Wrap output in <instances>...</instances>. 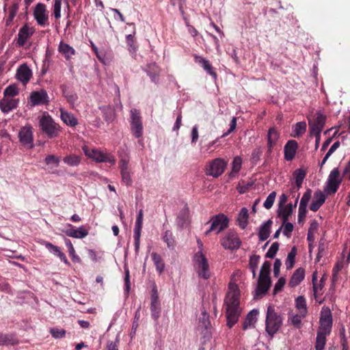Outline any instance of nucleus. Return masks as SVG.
Masks as SVG:
<instances>
[{"mask_svg":"<svg viewBox=\"0 0 350 350\" xmlns=\"http://www.w3.org/2000/svg\"><path fill=\"white\" fill-rule=\"evenodd\" d=\"M241 275L242 272L240 270H237L233 273L228 284V291L225 299L227 325L230 328L237 322L241 314V309L239 308L240 292L237 282L241 279Z\"/></svg>","mask_w":350,"mask_h":350,"instance_id":"obj_1","label":"nucleus"},{"mask_svg":"<svg viewBox=\"0 0 350 350\" xmlns=\"http://www.w3.org/2000/svg\"><path fill=\"white\" fill-rule=\"evenodd\" d=\"M82 150L88 158L97 163H107L111 165H114L116 163L115 156L106 149L102 150L84 145L82 146Z\"/></svg>","mask_w":350,"mask_h":350,"instance_id":"obj_2","label":"nucleus"},{"mask_svg":"<svg viewBox=\"0 0 350 350\" xmlns=\"http://www.w3.org/2000/svg\"><path fill=\"white\" fill-rule=\"evenodd\" d=\"M39 126L49 138L57 137L60 132V126L46 111L39 118Z\"/></svg>","mask_w":350,"mask_h":350,"instance_id":"obj_3","label":"nucleus"},{"mask_svg":"<svg viewBox=\"0 0 350 350\" xmlns=\"http://www.w3.org/2000/svg\"><path fill=\"white\" fill-rule=\"evenodd\" d=\"M269 267V263L266 262L261 267L258 286L254 295L255 298L265 295L269 288L271 284Z\"/></svg>","mask_w":350,"mask_h":350,"instance_id":"obj_4","label":"nucleus"},{"mask_svg":"<svg viewBox=\"0 0 350 350\" xmlns=\"http://www.w3.org/2000/svg\"><path fill=\"white\" fill-rule=\"evenodd\" d=\"M194 269L200 278L207 280L211 277L209 264L202 252H198L193 258Z\"/></svg>","mask_w":350,"mask_h":350,"instance_id":"obj_5","label":"nucleus"},{"mask_svg":"<svg viewBox=\"0 0 350 350\" xmlns=\"http://www.w3.org/2000/svg\"><path fill=\"white\" fill-rule=\"evenodd\" d=\"M282 324V318L278 314L273 307L269 306L266 317V331L269 335H274Z\"/></svg>","mask_w":350,"mask_h":350,"instance_id":"obj_6","label":"nucleus"},{"mask_svg":"<svg viewBox=\"0 0 350 350\" xmlns=\"http://www.w3.org/2000/svg\"><path fill=\"white\" fill-rule=\"evenodd\" d=\"M342 176H341L338 168L336 167L333 169L328 176L324 188L325 192L328 195L335 193L342 183Z\"/></svg>","mask_w":350,"mask_h":350,"instance_id":"obj_7","label":"nucleus"},{"mask_svg":"<svg viewBox=\"0 0 350 350\" xmlns=\"http://www.w3.org/2000/svg\"><path fill=\"white\" fill-rule=\"evenodd\" d=\"M308 119L310 135L321 134L325 126V116L318 111Z\"/></svg>","mask_w":350,"mask_h":350,"instance_id":"obj_8","label":"nucleus"},{"mask_svg":"<svg viewBox=\"0 0 350 350\" xmlns=\"http://www.w3.org/2000/svg\"><path fill=\"white\" fill-rule=\"evenodd\" d=\"M50 103L47 92L44 89L33 91L30 93L28 98V105L30 107L45 105Z\"/></svg>","mask_w":350,"mask_h":350,"instance_id":"obj_9","label":"nucleus"},{"mask_svg":"<svg viewBox=\"0 0 350 350\" xmlns=\"http://www.w3.org/2000/svg\"><path fill=\"white\" fill-rule=\"evenodd\" d=\"M227 165V162L223 159L217 158L209 162L206 168L207 175L217 178L221 176Z\"/></svg>","mask_w":350,"mask_h":350,"instance_id":"obj_10","label":"nucleus"},{"mask_svg":"<svg viewBox=\"0 0 350 350\" xmlns=\"http://www.w3.org/2000/svg\"><path fill=\"white\" fill-rule=\"evenodd\" d=\"M210 228L205 232L208 235L211 232H215L217 234L219 233L228 227V219L224 214H219L213 217L210 221Z\"/></svg>","mask_w":350,"mask_h":350,"instance_id":"obj_11","label":"nucleus"},{"mask_svg":"<svg viewBox=\"0 0 350 350\" xmlns=\"http://www.w3.org/2000/svg\"><path fill=\"white\" fill-rule=\"evenodd\" d=\"M332 326V317L330 310L328 308H323L321 311L320 318V326L318 334L329 335Z\"/></svg>","mask_w":350,"mask_h":350,"instance_id":"obj_12","label":"nucleus"},{"mask_svg":"<svg viewBox=\"0 0 350 350\" xmlns=\"http://www.w3.org/2000/svg\"><path fill=\"white\" fill-rule=\"evenodd\" d=\"M19 142L25 148L31 149L33 147V129L30 125L23 126L18 132Z\"/></svg>","mask_w":350,"mask_h":350,"instance_id":"obj_13","label":"nucleus"},{"mask_svg":"<svg viewBox=\"0 0 350 350\" xmlns=\"http://www.w3.org/2000/svg\"><path fill=\"white\" fill-rule=\"evenodd\" d=\"M131 129L135 137H140L143 134V126L139 113L135 109L131 110Z\"/></svg>","mask_w":350,"mask_h":350,"instance_id":"obj_14","label":"nucleus"},{"mask_svg":"<svg viewBox=\"0 0 350 350\" xmlns=\"http://www.w3.org/2000/svg\"><path fill=\"white\" fill-rule=\"evenodd\" d=\"M150 310L151 316L155 320L157 321L161 314V304L159 299V294L156 285H154L152 289V293L150 297Z\"/></svg>","mask_w":350,"mask_h":350,"instance_id":"obj_15","label":"nucleus"},{"mask_svg":"<svg viewBox=\"0 0 350 350\" xmlns=\"http://www.w3.org/2000/svg\"><path fill=\"white\" fill-rule=\"evenodd\" d=\"M33 16L39 25L45 27L47 25L49 16L44 4L39 3L36 5Z\"/></svg>","mask_w":350,"mask_h":350,"instance_id":"obj_16","label":"nucleus"},{"mask_svg":"<svg viewBox=\"0 0 350 350\" xmlns=\"http://www.w3.org/2000/svg\"><path fill=\"white\" fill-rule=\"evenodd\" d=\"M68 237L75 239H83L88 234V230L83 226L78 228H74L73 226L68 224L64 229L62 230Z\"/></svg>","mask_w":350,"mask_h":350,"instance_id":"obj_17","label":"nucleus"},{"mask_svg":"<svg viewBox=\"0 0 350 350\" xmlns=\"http://www.w3.org/2000/svg\"><path fill=\"white\" fill-rule=\"evenodd\" d=\"M211 329L209 316L206 312H203L201 314L197 329L204 338H208L211 336Z\"/></svg>","mask_w":350,"mask_h":350,"instance_id":"obj_18","label":"nucleus"},{"mask_svg":"<svg viewBox=\"0 0 350 350\" xmlns=\"http://www.w3.org/2000/svg\"><path fill=\"white\" fill-rule=\"evenodd\" d=\"M221 245L228 250H236L240 247L241 241L234 232H229L221 240Z\"/></svg>","mask_w":350,"mask_h":350,"instance_id":"obj_19","label":"nucleus"},{"mask_svg":"<svg viewBox=\"0 0 350 350\" xmlns=\"http://www.w3.org/2000/svg\"><path fill=\"white\" fill-rule=\"evenodd\" d=\"M143 217L144 212L142 209H140L138 212L137 219L135 221V228H134V242H135V250L137 251L139 248V242H140V236H141V230L143 225Z\"/></svg>","mask_w":350,"mask_h":350,"instance_id":"obj_20","label":"nucleus"},{"mask_svg":"<svg viewBox=\"0 0 350 350\" xmlns=\"http://www.w3.org/2000/svg\"><path fill=\"white\" fill-rule=\"evenodd\" d=\"M19 100L14 98H9L8 96H3L0 100V109L4 113H8L10 111L18 107Z\"/></svg>","mask_w":350,"mask_h":350,"instance_id":"obj_21","label":"nucleus"},{"mask_svg":"<svg viewBox=\"0 0 350 350\" xmlns=\"http://www.w3.org/2000/svg\"><path fill=\"white\" fill-rule=\"evenodd\" d=\"M34 29L27 25L23 26L18 31L17 45L23 46L27 40L33 34Z\"/></svg>","mask_w":350,"mask_h":350,"instance_id":"obj_22","label":"nucleus"},{"mask_svg":"<svg viewBox=\"0 0 350 350\" xmlns=\"http://www.w3.org/2000/svg\"><path fill=\"white\" fill-rule=\"evenodd\" d=\"M32 77V72L27 64H22L16 71V79L23 85H26Z\"/></svg>","mask_w":350,"mask_h":350,"instance_id":"obj_23","label":"nucleus"},{"mask_svg":"<svg viewBox=\"0 0 350 350\" xmlns=\"http://www.w3.org/2000/svg\"><path fill=\"white\" fill-rule=\"evenodd\" d=\"M298 148L297 142L295 140H288L284 147V159L292 161L297 152Z\"/></svg>","mask_w":350,"mask_h":350,"instance_id":"obj_24","label":"nucleus"},{"mask_svg":"<svg viewBox=\"0 0 350 350\" xmlns=\"http://www.w3.org/2000/svg\"><path fill=\"white\" fill-rule=\"evenodd\" d=\"M280 133L275 128H271L267 133V152L271 153L273 148L277 144Z\"/></svg>","mask_w":350,"mask_h":350,"instance_id":"obj_25","label":"nucleus"},{"mask_svg":"<svg viewBox=\"0 0 350 350\" xmlns=\"http://www.w3.org/2000/svg\"><path fill=\"white\" fill-rule=\"evenodd\" d=\"M326 197L325 194L321 191L315 192L313 200L310 206V209L312 211L316 212L325 202Z\"/></svg>","mask_w":350,"mask_h":350,"instance_id":"obj_26","label":"nucleus"},{"mask_svg":"<svg viewBox=\"0 0 350 350\" xmlns=\"http://www.w3.org/2000/svg\"><path fill=\"white\" fill-rule=\"evenodd\" d=\"M59 111L60 118L61 120L64 122V123L72 127H74L76 125H77L78 121L73 113L68 112L62 108H61Z\"/></svg>","mask_w":350,"mask_h":350,"instance_id":"obj_27","label":"nucleus"},{"mask_svg":"<svg viewBox=\"0 0 350 350\" xmlns=\"http://www.w3.org/2000/svg\"><path fill=\"white\" fill-rule=\"evenodd\" d=\"M42 244L47 248V250L52 254L55 256H57L62 261H63L66 264H68V261L65 256V254L61 252L60 248L53 244L43 241Z\"/></svg>","mask_w":350,"mask_h":350,"instance_id":"obj_28","label":"nucleus"},{"mask_svg":"<svg viewBox=\"0 0 350 350\" xmlns=\"http://www.w3.org/2000/svg\"><path fill=\"white\" fill-rule=\"evenodd\" d=\"M58 51L64 56L66 60L70 59L75 55V50L62 41L59 44Z\"/></svg>","mask_w":350,"mask_h":350,"instance_id":"obj_29","label":"nucleus"},{"mask_svg":"<svg viewBox=\"0 0 350 350\" xmlns=\"http://www.w3.org/2000/svg\"><path fill=\"white\" fill-rule=\"evenodd\" d=\"M307 314L298 312L295 313L293 312L288 313V321L292 325L297 328H300L301 327V321L304 318L306 317Z\"/></svg>","mask_w":350,"mask_h":350,"instance_id":"obj_30","label":"nucleus"},{"mask_svg":"<svg viewBox=\"0 0 350 350\" xmlns=\"http://www.w3.org/2000/svg\"><path fill=\"white\" fill-rule=\"evenodd\" d=\"M195 62L200 64L204 70L206 71L210 75H211L214 79L217 78L216 73L213 71L212 66L207 59L200 56L196 55Z\"/></svg>","mask_w":350,"mask_h":350,"instance_id":"obj_31","label":"nucleus"},{"mask_svg":"<svg viewBox=\"0 0 350 350\" xmlns=\"http://www.w3.org/2000/svg\"><path fill=\"white\" fill-rule=\"evenodd\" d=\"M305 271L302 268H299L295 271L290 281L289 286L295 287L297 286L304 278Z\"/></svg>","mask_w":350,"mask_h":350,"instance_id":"obj_32","label":"nucleus"},{"mask_svg":"<svg viewBox=\"0 0 350 350\" xmlns=\"http://www.w3.org/2000/svg\"><path fill=\"white\" fill-rule=\"evenodd\" d=\"M258 314V311L257 310H251L246 317V319L243 323V329H247L253 327L256 322L257 316Z\"/></svg>","mask_w":350,"mask_h":350,"instance_id":"obj_33","label":"nucleus"},{"mask_svg":"<svg viewBox=\"0 0 350 350\" xmlns=\"http://www.w3.org/2000/svg\"><path fill=\"white\" fill-rule=\"evenodd\" d=\"M271 224L272 221L268 220L260 227L258 236L260 241H264L269 238Z\"/></svg>","mask_w":350,"mask_h":350,"instance_id":"obj_34","label":"nucleus"},{"mask_svg":"<svg viewBox=\"0 0 350 350\" xmlns=\"http://www.w3.org/2000/svg\"><path fill=\"white\" fill-rule=\"evenodd\" d=\"M293 211V206L292 204H288L286 206L279 207L278 214L282 218V221L285 223L288 220L289 217L291 215Z\"/></svg>","mask_w":350,"mask_h":350,"instance_id":"obj_35","label":"nucleus"},{"mask_svg":"<svg viewBox=\"0 0 350 350\" xmlns=\"http://www.w3.org/2000/svg\"><path fill=\"white\" fill-rule=\"evenodd\" d=\"M18 342V339L13 334H1L0 345H14Z\"/></svg>","mask_w":350,"mask_h":350,"instance_id":"obj_36","label":"nucleus"},{"mask_svg":"<svg viewBox=\"0 0 350 350\" xmlns=\"http://www.w3.org/2000/svg\"><path fill=\"white\" fill-rule=\"evenodd\" d=\"M249 214H248V210L247 208L243 207L241 209L237 221L239 222V226L244 229L247 225V219H248Z\"/></svg>","mask_w":350,"mask_h":350,"instance_id":"obj_37","label":"nucleus"},{"mask_svg":"<svg viewBox=\"0 0 350 350\" xmlns=\"http://www.w3.org/2000/svg\"><path fill=\"white\" fill-rule=\"evenodd\" d=\"M306 176V172L303 169H297L293 173V176L295 181V185L299 189L303 183V181Z\"/></svg>","mask_w":350,"mask_h":350,"instance_id":"obj_38","label":"nucleus"},{"mask_svg":"<svg viewBox=\"0 0 350 350\" xmlns=\"http://www.w3.org/2000/svg\"><path fill=\"white\" fill-rule=\"evenodd\" d=\"M81 158L77 154H69L63 159L64 163L69 166H78L81 163Z\"/></svg>","mask_w":350,"mask_h":350,"instance_id":"obj_39","label":"nucleus"},{"mask_svg":"<svg viewBox=\"0 0 350 350\" xmlns=\"http://www.w3.org/2000/svg\"><path fill=\"white\" fill-rule=\"evenodd\" d=\"M151 256L157 271L161 274L165 268V265L161 256L155 252H153L152 253Z\"/></svg>","mask_w":350,"mask_h":350,"instance_id":"obj_40","label":"nucleus"},{"mask_svg":"<svg viewBox=\"0 0 350 350\" xmlns=\"http://www.w3.org/2000/svg\"><path fill=\"white\" fill-rule=\"evenodd\" d=\"M295 306L298 312L307 314L306 299L303 296H299L295 300Z\"/></svg>","mask_w":350,"mask_h":350,"instance_id":"obj_41","label":"nucleus"},{"mask_svg":"<svg viewBox=\"0 0 350 350\" xmlns=\"http://www.w3.org/2000/svg\"><path fill=\"white\" fill-rule=\"evenodd\" d=\"M242 159L240 157H236L232 163V170L229 174L230 177L233 178L241 170Z\"/></svg>","mask_w":350,"mask_h":350,"instance_id":"obj_42","label":"nucleus"},{"mask_svg":"<svg viewBox=\"0 0 350 350\" xmlns=\"http://www.w3.org/2000/svg\"><path fill=\"white\" fill-rule=\"evenodd\" d=\"M297 254V250L295 247H293L291 252L288 254L287 258L286 260V269H291L295 263V258Z\"/></svg>","mask_w":350,"mask_h":350,"instance_id":"obj_43","label":"nucleus"},{"mask_svg":"<svg viewBox=\"0 0 350 350\" xmlns=\"http://www.w3.org/2000/svg\"><path fill=\"white\" fill-rule=\"evenodd\" d=\"M19 93L18 88L16 85L13 84L7 87L3 92V96L14 98Z\"/></svg>","mask_w":350,"mask_h":350,"instance_id":"obj_44","label":"nucleus"},{"mask_svg":"<svg viewBox=\"0 0 350 350\" xmlns=\"http://www.w3.org/2000/svg\"><path fill=\"white\" fill-rule=\"evenodd\" d=\"M306 130V123L305 122H297L293 128V137H299Z\"/></svg>","mask_w":350,"mask_h":350,"instance_id":"obj_45","label":"nucleus"},{"mask_svg":"<svg viewBox=\"0 0 350 350\" xmlns=\"http://www.w3.org/2000/svg\"><path fill=\"white\" fill-rule=\"evenodd\" d=\"M327 335L318 334L316 339L315 349L316 350H323L326 343V337Z\"/></svg>","mask_w":350,"mask_h":350,"instance_id":"obj_46","label":"nucleus"},{"mask_svg":"<svg viewBox=\"0 0 350 350\" xmlns=\"http://www.w3.org/2000/svg\"><path fill=\"white\" fill-rule=\"evenodd\" d=\"M275 197L276 193L275 191L270 193L263 204L264 207L267 209H270L274 203Z\"/></svg>","mask_w":350,"mask_h":350,"instance_id":"obj_47","label":"nucleus"},{"mask_svg":"<svg viewBox=\"0 0 350 350\" xmlns=\"http://www.w3.org/2000/svg\"><path fill=\"white\" fill-rule=\"evenodd\" d=\"M278 249L279 244L277 242L273 243L266 253V257L273 258L278 251Z\"/></svg>","mask_w":350,"mask_h":350,"instance_id":"obj_48","label":"nucleus"},{"mask_svg":"<svg viewBox=\"0 0 350 350\" xmlns=\"http://www.w3.org/2000/svg\"><path fill=\"white\" fill-rule=\"evenodd\" d=\"M62 0H54L53 13L56 19L61 17Z\"/></svg>","mask_w":350,"mask_h":350,"instance_id":"obj_49","label":"nucleus"},{"mask_svg":"<svg viewBox=\"0 0 350 350\" xmlns=\"http://www.w3.org/2000/svg\"><path fill=\"white\" fill-rule=\"evenodd\" d=\"M129 159L127 157H122L119 162L120 172L130 171L129 167Z\"/></svg>","mask_w":350,"mask_h":350,"instance_id":"obj_50","label":"nucleus"},{"mask_svg":"<svg viewBox=\"0 0 350 350\" xmlns=\"http://www.w3.org/2000/svg\"><path fill=\"white\" fill-rule=\"evenodd\" d=\"M65 244L68 250V253L70 256L73 258L77 260H79V258L75 255V250L72 245V243L70 239H65Z\"/></svg>","mask_w":350,"mask_h":350,"instance_id":"obj_51","label":"nucleus"},{"mask_svg":"<svg viewBox=\"0 0 350 350\" xmlns=\"http://www.w3.org/2000/svg\"><path fill=\"white\" fill-rule=\"evenodd\" d=\"M103 112L104 113L105 118L106 121H112L115 117L113 109L111 107L103 108Z\"/></svg>","mask_w":350,"mask_h":350,"instance_id":"obj_52","label":"nucleus"},{"mask_svg":"<svg viewBox=\"0 0 350 350\" xmlns=\"http://www.w3.org/2000/svg\"><path fill=\"white\" fill-rule=\"evenodd\" d=\"M19 6L18 3H14L10 8H9V16L8 18V21L11 22L15 16L16 15V13L18 12Z\"/></svg>","mask_w":350,"mask_h":350,"instance_id":"obj_53","label":"nucleus"},{"mask_svg":"<svg viewBox=\"0 0 350 350\" xmlns=\"http://www.w3.org/2000/svg\"><path fill=\"white\" fill-rule=\"evenodd\" d=\"M311 198V191L308 189L307 191H306L301 199L299 206H308V204Z\"/></svg>","mask_w":350,"mask_h":350,"instance_id":"obj_54","label":"nucleus"},{"mask_svg":"<svg viewBox=\"0 0 350 350\" xmlns=\"http://www.w3.org/2000/svg\"><path fill=\"white\" fill-rule=\"evenodd\" d=\"M293 225L291 223L286 221L283 222V234L287 237H291V234L293 230Z\"/></svg>","mask_w":350,"mask_h":350,"instance_id":"obj_55","label":"nucleus"},{"mask_svg":"<svg viewBox=\"0 0 350 350\" xmlns=\"http://www.w3.org/2000/svg\"><path fill=\"white\" fill-rule=\"evenodd\" d=\"M188 215H189V211H188V208L187 207H185L180 212V213L179 214L178 217V222L181 224V225H183L184 223L187 221V218H188Z\"/></svg>","mask_w":350,"mask_h":350,"instance_id":"obj_56","label":"nucleus"},{"mask_svg":"<svg viewBox=\"0 0 350 350\" xmlns=\"http://www.w3.org/2000/svg\"><path fill=\"white\" fill-rule=\"evenodd\" d=\"M50 333L55 338H61L65 336V331L63 329L53 328L51 329Z\"/></svg>","mask_w":350,"mask_h":350,"instance_id":"obj_57","label":"nucleus"},{"mask_svg":"<svg viewBox=\"0 0 350 350\" xmlns=\"http://www.w3.org/2000/svg\"><path fill=\"white\" fill-rule=\"evenodd\" d=\"M316 280L314 274L312 277V281H313V291H314V295L315 297H317L319 294H321V292L322 291L323 285L321 284V282L320 283L317 284L314 282V280Z\"/></svg>","mask_w":350,"mask_h":350,"instance_id":"obj_58","label":"nucleus"},{"mask_svg":"<svg viewBox=\"0 0 350 350\" xmlns=\"http://www.w3.org/2000/svg\"><path fill=\"white\" fill-rule=\"evenodd\" d=\"M120 174H121V177H122V181L126 185H131L132 183V180H131V177L130 171L120 172Z\"/></svg>","mask_w":350,"mask_h":350,"instance_id":"obj_59","label":"nucleus"},{"mask_svg":"<svg viewBox=\"0 0 350 350\" xmlns=\"http://www.w3.org/2000/svg\"><path fill=\"white\" fill-rule=\"evenodd\" d=\"M45 163L47 165L53 163L55 167H57L59 163V159L58 157H56L53 154H50L45 158Z\"/></svg>","mask_w":350,"mask_h":350,"instance_id":"obj_60","label":"nucleus"},{"mask_svg":"<svg viewBox=\"0 0 350 350\" xmlns=\"http://www.w3.org/2000/svg\"><path fill=\"white\" fill-rule=\"evenodd\" d=\"M260 259V256L257 255H253L250 257V267L253 271V273H254L255 269H256L258 266V263Z\"/></svg>","mask_w":350,"mask_h":350,"instance_id":"obj_61","label":"nucleus"},{"mask_svg":"<svg viewBox=\"0 0 350 350\" xmlns=\"http://www.w3.org/2000/svg\"><path fill=\"white\" fill-rule=\"evenodd\" d=\"M191 135V143H195L199 137L198 126L195 125L193 126Z\"/></svg>","mask_w":350,"mask_h":350,"instance_id":"obj_62","label":"nucleus"},{"mask_svg":"<svg viewBox=\"0 0 350 350\" xmlns=\"http://www.w3.org/2000/svg\"><path fill=\"white\" fill-rule=\"evenodd\" d=\"M306 206H300L299 207V212H298V220L300 221L301 219H304L306 217L307 209Z\"/></svg>","mask_w":350,"mask_h":350,"instance_id":"obj_63","label":"nucleus"},{"mask_svg":"<svg viewBox=\"0 0 350 350\" xmlns=\"http://www.w3.org/2000/svg\"><path fill=\"white\" fill-rule=\"evenodd\" d=\"M284 284H285V279L283 278H280L275 285V287H274L275 292L282 290V288H283Z\"/></svg>","mask_w":350,"mask_h":350,"instance_id":"obj_64","label":"nucleus"}]
</instances>
